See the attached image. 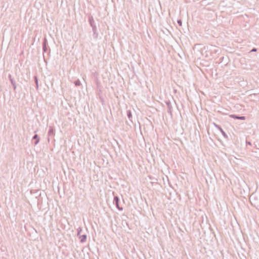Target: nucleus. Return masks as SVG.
Segmentation results:
<instances>
[{
  "instance_id": "nucleus-1",
  "label": "nucleus",
  "mask_w": 259,
  "mask_h": 259,
  "mask_svg": "<svg viewBox=\"0 0 259 259\" xmlns=\"http://www.w3.org/2000/svg\"><path fill=\"white\" fill-rule=\"evenodd\" d=\"M230 116L231 118H233L234 119H242V120L245 119L244 116H238L235 115H231Z\"/></svg>"
},
{
  "instance_id": "nucleus-2",
  "label": "nucleus",
  "mask_w": 259,
  "mask_h": 259,
  "mask_svg": "<svg viewBox=\"0 0 259 259\" xmlns=\"http://www.w3.org/2000/svg\"><path fill=\"white\" fill-rule=\"evenodd\" d=\"M115 200H116V206L119 209H122V208L121 207H120L119 205V204H118V199L117 198V197H115Z\"/></svg>"
},
{
  "instance_id": "nucleus-3",
  "label": "nucleus",
  "mask_w": 259,
  "mask_h": 259,
  "mask_svg": "<svg viewBox=\"0 0 259 259\" xmlns=\"http://www.w3.org/2000/svg\"><path fill=\"white\" fill-rule=\"evenodd\" d=\"M37 138V135H35L34 137V138Z\"/></svg>"
},
{
  "instance_id": "nucleus-4",
  "label": "nucleus",
  "mask_w": 259,
  "mask_h": 259,
  "mask_svg": "<svg viewBox=\"0 0 259 259\" xmlns=\"http://www.w3.org/2000/svg\"><path fill=\"white\" fill-rule=\"evenodd\" d=\"M252 51H256V50H255V49H253V50H252Z\"/></svg>"
}]
</instances>
